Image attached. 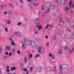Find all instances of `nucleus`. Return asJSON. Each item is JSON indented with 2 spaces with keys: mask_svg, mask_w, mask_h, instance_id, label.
Instances as JSON below:
<instances>
[{
  "mask_svg": "<svg viewBox=\"0 0 74 74\" xmlns=\"http://www.w3.org/2000/svg\"><path fill=\"white\" fill-rule=\"evenodd\" d=\"M24 40L25 42L28 45H31L32 47L35 46V43L34 41L28 40L27 38H25Z\"/></svg>",
  "mask_w": 74,
  "mask_h": 74,
  "instance_id": "f257e3e1",
  "label": "nucleus"
},
{
  "mask_svg": "<svg viewBox=\"0 0 74 74\" xmlns=\"http://www.w3.org/2000/svg\"><path fill=\"white\" fill-rule=\"evenodd\" d=\"M38 52L39 53H42L44 52V48L42 47H40L39 48Z\"/></svg>",
  "mask_w": 74,
  "mask_h": 74,
  "instance_id": "f03ea898",
  "label": "nucleus"
},
{
  "mask_svg": "<svg viewBox=\"0 0 74 74\" xmlns=\"http://www.w3.org/2000/svg\"><path fill=\"white\" fill-rule=\"evenodd\" d=\"M15 34H17V36L18 37L21 36V33L20 32H18L17 33L16 32H15Z\"/></svg>",
  "mask_w": 74,
  "mask_h": 74,
  "instance_id": "7ed1b4c3",
  "label": "nucleus"
},
{
  "mask_svg": "<svg viewBox=\"0 0 74 74\" xmlns=\"http://www.w3.org/2000/svg\"><path fill=\"white\" fill-rule=\"evenodd\" d=\"M21 44L22 45V48L23 49H26V47L25 46V44L23 43V42H21Z\"/></svg>",
  "mask_w": 74,
  "mask_h": 74,
  "instance_id": "20e7f679",
  "label": "nucleus"
},
{
  "mask_svg": "<svg viewBox=\"0 0 74 74\" xmlns=\"http://www.w3.org/2000/svg\"><path fill=\"white\" fill-rule=\"evenodd\" d=\"M73 47H71L69 49V52L71 53H72L73 52Z\"/></svg>",
  "mask_w": 74,
  "mask_h": 74,
  "instance_id": "39448f33",
  "label": "nucleus"
},
{
  "mask_svg": "<svg viewBox=\"0 0 74 74\" xmlns=\"http://www.w3.org/2000/svg\"><path fill=\"white\" fill-rule=\"evenodd\" d=\"M48 27L50 28H51L52 27V25H50L49 24H48L47 25H46V28H45V29H47L48 28Z\"/></svg>",
  "mask_w": 74,
  "mask_h": 74,
  "instance_id": "423d86ee",
  "label": "nucleus"
},
{
  "mask_svg": "<svg viewBox=\"0 0 74 74\" xmlns=\"http://www.w3.org/2000/svg\"><path fill=\"white\" fill-rule=\"evenodd\" d=\"M28 61V58L27 57H25L24 58V62H25L26 63Z\"/></svg>",
  "mask_w": 74,
  "mask_h": 74,
  "instance_id": "0eeeda50",
  "label": "nucleus"
},
{
  "mask_svg": "<svg viewBox=\"0 0 74 74\" xmlns=\"http://www.w3.org/2000/svg\"><path fill=\"white\" fill-rule=\"evenodd\" d=\"M11 47L10 46V47H8V46H7L5 47V49L6 50H8V49H9V50H10L11 49Z\"/></svg>",
  "mask_w": 74,
  "mask_h": 74,
  "instance_id": "6e6552de",
  "label": "nucleus"
},
{
  "mask_svg": "<svg viewBox=\"0 0 74 74\" xmlns=\"http://www.w3.org/2000/svg\"><path fill=\"white\" fill-rule=\"evenodd\" d=\"M9 6L12 8H14V6L13 5H12V4L9 3Z\"/></svg>",
  "mask_w": 74,
  "mask_h": 74,
  "instance_id": "1a4fd4ad",
  "label": "nucleus"
},
{
  "mask_svg": "<svg viewBox=\"0 0 74 74\" xmlns=\"http://www.w3.org/2000/svg\"><path fill=\"white\" fill-rule=\"evenodd\" d=\"M16 70V67L15 66H14L13 67H12L11 68V70L12 71H13L14 70Z\"/></svg>",
  "mask_w": 74,
  "mask_h": 74,
  "instance_id": "9d476101",
  "label": "nucleus"
},
{
  "mask_svg": "<svg viewBox=\"0 0 74 74\" xmlns=\"http://www.w3.org/2000/svg\"><path fill=\"white\" fill-rule=\"evenodd\" d=\"M11 44L13 46L14 45H15L16 46V45L15 44V42L14 41H12V42H11Z\"/></svg>",
  "mask_w": 74,
  "mask_h": 74,
  "instance_id": "9b49d317",
  "label": "nucleus"
},
{
  "mask_svg": "<svg viewBox=\"0 0 74 74\" xmlns=\"http://www.w3.org/2000/svg\"><path fill=\"white\" fill-rule=\"evenodd\" d=\"M41 67H40L38 69H37V71L40 72L41 71Z\"/></svg>",
  "mask_w": 74,
  "mask_h": 74,
  "instance_id": "f8f14e48",
  "label": "nucleus"
},
{
  "mask_svg": "<svg viewBox=\"0 0 74 74\" xmlns=\"http://www.w3.org/2000/svg\"><path fill=\"white\" fill-rule=\"evenodd\" d=\"M56 15V14H53V15H51V16H50V17H51V18H53Z\"/></svg>",
  "mask_w": 74,
  "mask_h": 74,
  "instance_id": "ddd939ff",
  "label": "nucleus"
},
{
  "mask_svg": "<svg viewBox=\"0 0 74 74\" xmlns=\"http://www.w3.org/2000/svg\"><path fill=\"white\" fill-rule=\"evenodd\" d=\"M40 55L38 54L35 56V58H37L38 57H40Z\"/></svg>",
  "mask_w": 74,
  "mask_h": 74,
  "instance_id": "4468645a",
  "label": "nucleus"
},
{
  "mask_svg": "<svg viewBox=\"0 0 74 74\" xmlns=\"http://www.w3.org/2000/svg\"><path fill=\"white\" fill-rule=\"evenodd\" d=\"M62 53V50L61 49H60V50H59V52H58V53L61 54Z\"/></svg>",
  "mask_w": 74,
  "mask_h": 74,
  "instance_id": "2eb2a0df",
  "label": "nucleus"
},
{
  "mask_svg": "<svg viewBox=\"0 0 74 74\" xmlns=\"http://www.w3.org/2000/svg\"><path fill=\"white\" fill-rule=\"evenodd\" d=\"M69 2V7H70L72 4V2L71 1H70Z\"/></svg>",
  "mask_w": 74,
  "mask_h": 74,
  "instance_id": "dca6fc26",
  "label": "nucleus"
},
{
  "mask_svg": "<svg viewBox=\"0 0 74 74\" xmlns=\"http://www.w3.org/2000/svg\"><path fill=\"white\" fill-rule=\"evenodd\" d=\"M50 12V10L49 9H47V10H46V13H47L48 12Z\"/></svg>",
  "mask_w": 74,
  "mask_h": 74,
  "instance_id": "f3484780",
  "label": "nucleus"
},
{
  "mask_svg": "<svg viewBox=\"0 0 74 74\" xmlns=\"http://www.w3.org/2000/svg\"><path fill=\"white\" fill-rule=\"evenodd\" d=\"M69 9V8H65V11H68Z\"/></svg>",
  "mask_w": 74,
  "mask_h": 74,
  "instance_id": "a211bd4d",
  "label": "nucleus"
},
{
  "mask_svg": "<svg viewBox=\"0 0 74 74\" xmlns=\"http://www.w3.org/2000/svg\"><path fill=\"white\" fill-rule=\"evenodd\" d=\"M7 23L8 24H10L11 23V22L10 21L8 20L7 21Z\"/></svg>",
  "mask_w": 74,
  "mask_h": 74,
  "instance_id": "6ab92c4d",
  "label": "nucleus"
},
{
  "mask_svg": "<svg viewBox=\"0 0 74 74\" xmlns=\"http://www.w3.org/2000/svg\"><path fill=\"white\" fill-rule=\"evenodd\" d=\"M12 53H14L15 52V49L14 48H13L12 50Z\"/></svg>",
  "mask_w": 74,
  "mask_h": 74,
  "instance_id": "aec40b11",
  "label": "nucleus"
},
{
  "mask_svg": "<svg viewBox=\"0 0 74 74\" xmlns=\"http://www.w3.org/2000/svg\"><path fill=\"white\" fill-rule=\"evenodd\" d=\"M33 67H31L30 68V71L32 72V70H33Z\"/></svg>",
  "mask_w": 74,
  "mask_h": 74,
  "instance_id": "412c9836",
  "label": "nucleus"
},
{
  "mask_svg": "<svg viewBox=\"0 0 74 74\" xmlns=\"http://www.w3.org/2000/svg\"><path fill=\"white\" fill-rule=\"evenodd\" d=\"M51 68L50 67H48L47 68H46V69L48 71H49V70Z\"/></svg>",
  "mask_w": 74,
  "mask_h": 74,
  "instance_id": "4be33fe9",
  "label": "nucleus"
},
{
  "mask_svg": "<svg viewBox=\"0 0 74 74\" xmlns=\"http://www.w3.org/2000/svg\"><path fill=\"white\" fill-rule=\"evenodd\" d=\"M62 22V19L61 18H60V22H59V23H60Z\"/></svg>",
  "mask_w": 74,
  "mask_h": 74,
  "instance_id": "5701e85b",
  "label": "nucleus"
},
{
  "mask_svg": "<svg viewBox=\"0 0 74 74\" xmlns=\"http://www.w3.org/2000/svg\"><path fill=\"white\" fill-rule=\"evenodd\" d=\"M56 70V68L55 67H54V69H53V70H52V71H53V72H54V71H55Z\"/></svg>",
  "mask_w": 74,
  "mask_h": 74,
  "instance_id": "b1692460",
  "label": "nucleus"
},
{
  "mask_svg": "<svg viewBox=\"0 0 74 74\" xmlns=\"http://www.w3.org/2000/svg\"><path fill=\"white\" fill-rule=\"evenodd\" d=\"M5 30L6 32H8V29L7 28H5Z\"/></svg>",
  "mask_w": 74,
  "mask_h": 74,
  "instance_id": "393cba45",
  "label": "nucleus"
},
{
  "mask_svg": "<svg viewBox=\"0 0 74 74\" xmlns=\"http://www.w3.org/2000/svg\"><path fill=\"white\" fill-rule=\"evenodd\" d=\"M17 53L18 54H20L21 53V52L19 50H18L17 51Z\"/></svg>",
  "mask_w": 74,
  "mask_h": 74,
  "instance_id": "a878e982",
  "label": "nucleus"
},
{
  "mask_svg": "<svg viewBox=\"0 0 74 74\" xmlns=\"http://www.w3.org/2000/svg\"><path fill=\"white\" fill-rule=\"evenodd\" d=\"M5 54L6 55H8L9 54L8 52H6L5 53Z\"/></svg>",
  "mask_w": 74,
  "mask_h": 74,
  "instance_id": "bb28decb",
  "label": "nucleus"
},
{
  "mask_svg": "<svg viewBox=\"0 0 74 74\" xmlns=\"http://www.w3.org/2000/svg\"><path fill=\"white\" fill-rule=\"evenodd\" d=\"M21 22H19V23H18L17 25H21Z\"/></svg>",
  "mask_w": 74,
  "mask_h": 74,
  "instance_id": "cd10ccee",
  "label": "nucleus"
},
{
  "mask_svg": "<svg viewBox=\"0 0 74 74\" xmlns=\"http://www.w3.org/2000/svg\"><path fill=\"white\" fill-rule=\"evenodd\" d=\"M60 71H61L62 70V67L61 65H60Z\"/></svg>",
  "mask_w": 74,
  "mask_h": 74,
  "instance_id": "c85d7f7f",
  "label": "nucleus"
},
{
  "mask_svg": "<svg viewBox=\"0 0 74 74\" xmlns=\"http://www.w3.org/2000/svg\"><path fill=\"white\" fill-rule=\"evenodd\" d=\"M42 28V27L41 26H39V27H38V29H40Z\"/></svg>",
  "mask_w": 74,
  "mask_h": 74,
  "instance_id": "c756f323",
  "label": "nucleus"
},
{
  "mask_svg": "<svg viewBox=\"0 0 74 74\" xmlns=\"http://www.w3.org/2000/svg\"><path fill=\"white\" fill-rule=\"evenodd\" d=\"M51 8L52 9H53L54 8V6L53 5H52L51 6Z\"/></svg>",
  "mask_w": 74,
  "mask_h": 74,
  "instance_id": "7c9ffc66",
  "label": "nucleus"
},
{
  "mask_svg": "<svg viewBox=\"0 0 74 74\" xmlns=\"http://www.w3.org/2000/svg\"><path fill=\"white\" fill-rule=\"evenodd\" d=\"M33 5H36V3H31Z\"/></svg>",
  "mask_w": 74,
  "mask_h": 74,
  "instance_id": "2f4dec72",
  "label": "nucleus"
},
{
  "mask_svg": "<svg viewBox=\"0 0 74 74\" xmlns=\"http://www.w3.org/2000/svg\"><path fill=\"white\" fill-rule=\"evenodd\" d=\"M49 46V42H47V44H46V46H47V47H48Z\"/></svg>",
  "mask_w": 74,
  "mask_h": 74,
  "instance_id": "473e14b6",
  "label": "nucleus"
},
{
  "mask_svg": "<svg viewBox=\"0 0 74 74\" xmlns=\"http://www.w3.org/2000/svg\"><path fill=\"white\" fill-rule=\"evenodd\" d=\"M7 72H10V69H8L7 70Z\"/></svg>",
  "mask_w": 74,
  "mask_h": 74,
  "instance_id": "72a5a7b5",
  "label": "nucleus"
},
{
  "mask_svg": "<svg viewBox=\"0 0 74 74\" xmlns=\"http://www.w3.org/2000/svg\"><path fill=\"white\" fill-rule=\"evenodd\" d=\"M12 53L11 52V53H9V55L10 56H12Z\"/></svg>",
  "mask_w": 74,
  "mask_h": 74,
  "instance_id": "f704fd0d",
  "label": "nucleus"
},
{
  "mask_svg": "<svg viewBox=\"0 0 74 74\" xmlns=\"http://www.w3.org/2000/svg\"><path fill=\"white\" fill-rule=\"evenodd\" d=\"M48 36H45V38H46V39H48Z\"/></svg>",
  "mask_w": 74,
  "mask_h": 74,
  "instance_id": "c9c22d12",
  "label": "nucleus"
},
{
  "mask_svg": "<svg viewBox=\"0 0 74 74\" xmlns=\"http://www.w3.org/2000/svg\"><path fill=\"white\" fill-rule=\"evenodd\" d=\"M23 63H21V67H23Z\"/></svg>",
  "mask_w": 74,
  "mask_h": 74,
  "instance_id": "e433bc0d",
  "label": "nucleus"
},
{
  "mask_svg": "<svg viewBox=\"0 0 74 74\" xmlns=\"http://www.w3.org/2000/svg\"><path fill=\"white\" fill-rule=\"evenodd\" d=\"M52 54L51 53H50L49 54V57H51L52 56Z\"/></svg>",
  "mask_w": 74,
  "mask_h": 74,
  "instance_id": "4c0bfd02",
  "label": "nucleus"
},
{
  "mask_svg": "<svg viewBox=\"0 0 74 74\" xmlns=\"http://www.w3.org/2000/svg\"><path fill=\"white\" fill-rule=\"evenodd\" d=\"M10 39L11 41H12L13 40L11 38H10Z\"/></svg>",
  "mask_w": 74,
  "mask_h": 74,
  "instance_id": "58836bf2",
  "label": "nucleus"
},
{
  "mask_svg": "<svg viewBox=\"0 0 74 74\" xmlns=\"http://www.w3.org/2000/svg\"><path fill=\"white\" fill-rule=\"evenodd\" d=\"M54 58H55V56H52V59H54Z\"/></svg>",
  "mask_w": 74,
  "mask_h": 74,
  "instance_id": "ea45409f",
  "label": "nucleus"
},
{
  "mask_svg": "<svg viewBox=\"0 0 74 74\" xmlns=\"http://www.w3.org/2000/svg\"><path fill=\"white\" fill-rule=\"evenodd\" d=\"M2 50V48L1 47L0 48V53H1V51Z\"/></svg>",
  "mask_w": 74,
  "mask_h": 74,
  "instance_id": "a19ab883",
  "label": "nucleus"
},
{
  "mask_svg": "<svg viewBox=\"0 0 74 74\" xmlns=\"http://www.w3.org/2000/svg\"><path fill=\"white\" fill-rule=\"evenodd\" d=\"M20 1L22 3H23V1L22 0H20Z\"/></svg>",
  "mask_w": 74,
  "mask_h": 74,
  "instance_id": "79ce46f5",
  "label": "nucleus"
},
{
  "mask_svg": "<svg viewBox=\"0 0 74 74\" xmlns=\"http://www.w3.org/2000/svg\"><path fill=\"white\" fill-rule=\"evenodd\" d=\"M4 13L5 14H7L8 13V12H5Z\"/></svg>",
  "mask_w": 74,
  "mask_h": 74,
  "instance_id": "37998d69",
  "label": "nucleus"
},
{
  "mask_svg": "<svg viewBox=\"0 0 74 74\" xmlns=\"http://www.w3.org/2000/svg\"><path fill=\"white\" fill-rule=\"evenodd\" d=\"M11 12H9V15H10L11 14Z\"/></svg>",
  "mask_w": 74,
  "mask_h": 74,
  "instance_id": "c03bdc74",
  "label": "nucleus"
},
{
  "mask_svg": "<svg viewBox=\"0 0 74 74\" xmlns=\"http://www.w3.org/2000/svg\"><path fill=\"white\" fill-rule=\"evenodd\" d=\"M58 0H54V1L57 2L58 1Z\"/></svg>",
  "mask_w": 74,
  "mask_h": 74,
  "instance_id": "a18cd8bd",
  "label": "nucleus"
},
{
  "mask_svg": "<svg viewBox=\"0 0 74 74\" xmlns=\"http://www.w3.org/2000/svg\"><path fill=\"white\" fill-rule=\"evenodd\" d=\"M10 68V66H8L7 67V68L8 69Z\"/></svg>",
  "mask_w": 74,
  "mask_h": 74,
  "instance_id": "49530a36",
  "label": "nucleus"
},
{
  "mask_svg": "<svg viewBox=\"0 0 74 74\" xmlns=\"http://www.w3.org/2000/svg\"><path fill=\"white\" fill-rule=\"evenodd\" d=\"M30 9L31 10H33V8L32 7H30Z\"/></svg>",
  "mask_w": 74,
  "mask_h": 74,
  "instance_id": "de8ad7c7",
  "label": "nucleus"
},
{
  "mask_svg": "<svg viewBox=\"0 0 74 74\" xmlns=\"http://www.w3.org/2000/svg\"><path fill=\"white\" fill-rule=\"evenodd\" d=\"M2 73V72L1 71V69H0V74H1Z\"/></svg>",
  "mask_w": 74,
  "mask_h": 74,
  "instance_id": "09e8293b",
  "label": "nucleus"
},
{
  "mask_svg": "<svg viewBox=\"0 0 74 74\" xmlns=\"http://www.w3.org/2000/svg\"><path fill=\"white\" fill-rule=\"evenodd\" d=\"M39 5V4L38 3H36V6H37Z\"/></svg>",
  "mask_w": 74,
  "mask_h": 74,
  "instance_id": "8fccbe9b",
  "label": "nucleus"
},
{
  "mask_svg": "<svg viewBox=\"0 0 74 74\" xmlns=\"http://www.w3.org/2000/svg\"><path fill=\"white\" fill-rule=\"evenodd\" d=\"M27 1L28 2H30L32 0H28Z\"/></svg>",
  "mask_w": 74,
  "mask_h": 74,
  "instance_id": "3c124183",
  "label": "nucleus"
},
{
  "mask_svg": "<svg viewBox=\"0 0 74 74\" xmlns=\"http://www.w3.org/2000/svg\"><path fill=\"white\" fill-rule=\"evenodd\" d=\"M32 54H31L30 55V58H32Z\"/></svg>",
  "mask_w": 74,
  "mask_h": 74,
  "instance_id": "603ef678",
  "label": "nucleus"
},
{
  "mask_svg": "<svg viewBox=\"0 0 74 74\" xmlns=\"http://www.w3.org/2000/svg\"><path fill=\"white\" fill-rule=\"evenodd\" d=\"M63 25L62 24H60V25H59V26H62Z\"/></svg>",
  "mask_w": 74,
  "mask_h": 74,
  "instance_id": "864d4df0",
  "label": "nucleus"
},
{
  "mask_svg": "<svg viewBox=\"0 0 74 74\" xmlns=\"http://www.w3.org/2000/svg\"><path fill=\"white\" fill-rule=\"evenodd\" d=\"M7 58V57L6 56H5V57H4V59H6Z\"/></svg>",
  "mask_w": 74,
  "mask_h": 74,
  "instance_id": "5fc2aeb1",
  "label": "nucleus"
},
{
  "mask_svg": "<svg viewBox=\"0 0 74 74\" xmlns=\"http://www.w3.org/2000/svg\"><path fill=\"white\" fill-rule=\"evenodd\" d=\"M27 74H29V71H28L27 72H26Z\"/></svg>",
  "mask_w": 74,
  "mask_h": 74,
  "instance_id": "6e6d98bb",
  "label": "nucleus"
},
{
  "mask_svg": "<svg viewBox=\"0 0 74 74\" xmlns=\"http://www.w3.org/2000/svg\"><path fill=\"white\" fill-rule=\"evenodd\" d=\"M72 7H73V8H74V4H73L72 5Z\"/></svg>",
  "mask_w": 74,
  "mask_h": 74,
  "instance_id": "4d7b16f0",
  "label": "nucleus"
},
{
  "mask_svg": "<svg viewBox=\"0 0 74 74\" xmlns=\"http://www.w3.org/2000/svg\"><path fill=\"white\" fill-rule=\"evenodd\" d=\"M7 74H11V73H8Z\"/></svg>",
  "mask_w": 74,
  "mask_h": 74,
  "instance_id": "13d9d810",
  "label": "nucleus"
},
{
  "mask_svg": "<svg viewBox=\"0 0 74 74\" xmlns=\"http://www.w3.org/2000/svg\"><path fill=\"white\" fill-rule=\"evenodd\" d=\"M21 8H23V5H21Z\"/></svg>",
  "mask_w": 74,
  "mask_h": 74,
  "instance_id": "bf43d9fd",
  "label": "nucleus"
},
{
  "mask_svg": "<svg viewBox=\"0 0 74 74\" xmlns=\"http://www.w3.org/2000/svg\"><path fill=\"white\" fill-rule=\"evenodd\" d=\"M38 18H37V19H36V21H38Z\"/></svg>",
  "mask_w": 74,
  "mask_h": 74,
  "instance_id": "052dcab7",
  "label": "nucleus"
},
{
  "mask_svg": "<svg viewBox=\"0 0 74 74\" xmlns=\"http://www.w3.org/2000/svg\"><path fill=\"white\" fill-rule=\"evenodd\" d=\"M68 49V48L67 47H66L65 48V49Z\"/></svg>",
  "mask_w": 74,
  "mask_h": 74,
  "instance_id": "680f3d73",
  "label": "nucleus"
},
{
  "mask_svg": "<svg viewBox=\"0 0 74 74\" xmlns=\"http://www.w3.org/2000/svg\"><path fill=\"white\" fill-rule=\"evenodd\" d=\"M42 10H44V7L43 6V8H42Z\"/></svg>",
  "mask_w": 74,
  "mask_h": 74,
  "instance_id": "e2e57ef3",
  "label": "nucleus"
},
{
  "mask_svg": "<svg viewBox=\"0 0 74 74\" xmlns=\"http://www.w3.org/2000/svg\"><path fill=\"white\" fill-rule=\"evenodd\" d=\"M3 8V6L2 5L1 6V8L2 9Z\"/></svg>",
  "mask_w": 74,
  "mask_h": 74,
  "instance_id": "0e129e2a",
  "label": "nucleus"
},
{
  "mask_svg": "<svg viewBox=\"0 0 74 74\" xmlns=\"http://www.w3.org/2000/svg\"><path fill=\"white\" fill-rule=\"evenodd\" d=\"M35 33L36 34H38V33L37 32H35Z\"/></svg>",
  "mask_w": 74,
  "mask_h": 74,
  "instance_id": "69168bd1",
  "label": "nucleus"
},
{
  "mask_svg": "<svg viewBox=\"0 0 74 74\" xmlns=\"http://www.w3.org/2000/svg\"><path fill=\"white\" fill-rule=\"evenodd\" d=\"M27 71V69H25L24 71Z\"/></svg>",
  "mask_w": 74,
  "mask_h": 74,
  "instance_id": "338daca9",
  "label": "nucleus"
},
{
  "mask_svg": "<svg viewBox=\"0 0 74 74\" xmlns=\"http://www.w3.org/2000/svg\"><path fill=\"white\" fill-rule=\"evenodd\" d=\"M64 1V0H62V1H61V3L63 2Z\"/></svg>",
  "mask_w": 74,
  "mask_h": 74,
  "instance_id": "774afa93",
  "label": "nucleus"
}]
</instances>
